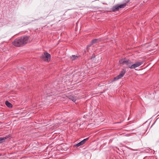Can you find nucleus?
Segmentation results:
<instances>
[{
  "instance_id": "f257e3e1",
  "label": "nucleus",
  "mask_w": 159,
  "mask_h": 159,
  "mask_svg": "<svg viewBox=\"0 0 159 159\" xmlns=\"http://www.w3.org/2000/svg\"><path fill=\"white\" fill-rule=\"evenodd\" d=\"M30 41L29 37L24 36L16 39L13 42V44L16 47H20L27 43Z\"/></svg>"
},
{
  "instance_id": "f03ea898",
  "label": "nucleus",
  "mask_w": 159,
  "mask_h": 159,
  "mask_svg": "<svg viewBox=\"0 0 159 159\" xmlns=\"http://www.w3.org/2000/svg\"><path fill=\"white\" fill-rule=\"evenodd\" d=\"M119 62L121 64L128 65L129 68V66L132 64V62L130 60L125 58L120 60L119 61Z\"/></svg>"
},
{
  "instance_id": "7ed1b4c3",
  "label": "nucleus",
  "mask_w": 159,
  "mask_h": 159,
  "mask_svg": "<svg viewBox=\"0 0 159 159\" xmlns=\"http://www.w3.org/2000/svg\"><path fill=\"white\" fill-rule=\"evenodd\" d=\"M41 57L45 61L49 62L51 59V55L48 52H44Z\"/></svg>"
},
{
  "instance_id": "20e7f679",
  "label": "nucleus",
  "mask_w": 159,
  "mask_h": 159,
  "mask_svg": "<svg viewBox=\"0 0 159 159\" xmlns=\"http://www.w3.org/2000/svg\"><path fill=\"white\" fill-rule=\"evenodd\" d=\"M143 63V61H137L133 64L129 66V68L131 69H135V68L139 66Z\"/></svg>"
},
{
  "instance_id": "39448f33",
  "label": "nucleus",
  "mask_w": 159,
  "mask_h": 159,
  "mask_svg": "<svg viewBox=\"0 0 159 159\" xmlns=\"http://www.w3.org/2000/svg\"><path fill=\"white\" fill-rule=\"evenodd\" d=\"M126 3H124L123 4H121L120 5H116L115 6L113 7L112 9V11H118L120 8H124L126 6Z\"/></svg>"
},
{
  "instance_id": "423d86ee",
  "label": "nucleus",
  "mask_w": 159,
  "mask_h": 159,
  "mask_svg": "<svg viewBox=\"0 0 159 159\" xmlns=\"http://www.w3.org/2000/svg\"><path fill=\"white\" fill-rule=\"evenodd\" d=\"M126 72V70L125 69H122V71H121L120 73L116 77L114 78V80H118L119 79L121 78L123 76Z\"/></svg>"
},
{
  "instance_id": "0eeeda50",
  "label": "nucleus",
  "mask_w": 159,
  "mask_h": 159,
  "mask_svg": "<svg viewBox=\"0 0 159 159\" xmlns=\"http://www.w3.org/2000/svg\"><path fill=\"white\" fill-rule=\"evenodd\" d=\"M65 120V119L64 118L62 119L61 118H61H59L55 119V122L57 124H60L64 122Z\"/></svg>"
},
{
  "instance_id": "6e6552de",
  "label": "nucleus",
  "mask_w": 159,
  "mask_h": 159,
  "mask_svg": "<svg viewBox=\"0 0 159 159\" xmlns=\"http://www.w3.org/2000/svg\"><path fill=\"white\" fill-rule=\"evenodd\" d=\"M88 139V138L85 139L81 141L78 143L76 144L75 146L77 147H78L80 146L83 145L86 142V141H87Z\"/></svg>"
},
{
  "instance_id": "1a4fd4ad",
  "label": "nucleus",
  "mask_w": 159,
  "mask_h": 159,
  "mask_svg": "<svg viewBox=\"0 0 159 159\" xmlns=\"http://www.w3.org/2000/svg\"><path fill=\"white\" fill-rule=\"evenodd\" d=\"M80 57L79 56H75V55H72L70 57V58L71 60L72 61L75 60L77 59L78 58H79Z\"/></svg>"
},
{
  "instance_id": "9d476101",
  "label": "nucleus",
  "mask_w": 159,
  "mask_h": 159,
  "mask_svg": "<svg viewBox=\"0 0 159 159\" xmlns=\"http://www.w3.org/2000/svg\"><path fill=\"white\" fill-rule=\"evenodd\" d=\"M10 135H8V136H7L6 137H0V143H1L3 142V141L6 139H7L8 138L10 137Z\"/></svg>"
},
{
  "instance_id": "9b49d317",
  "label": "nucleus",
  "mask_w": 159,
  "mask_h": 159,
  "mask_svg": "<svg viewBox=\"0 0 159 159\" xmlns=\"http://www.w3.org/2000/svg\"><path fill=\"white\" fill-rule=\"evenodd\" d=\"M68 98H69V99L71 100L74 102H75L76 101V98L75 97L73 96L70 95L69 96Z\"/></svg>"
},
{
  "instance_id": "f8f14e48",
  "label": "nucleus",
  "mask_w": 159,
  "mask_h": 159,
  "mask_svg": "<svg viewBox=\"0 0 159 159\" xmlns=\"http://www.w3.org/2000/svg\"><path fill=\"white\" fill-rule=\"evenodd\" d=\"M5 104L8 107H12V104L7 101H6Z\"/></svg>"
},
{
  "instance_id": "ddd939ff",
  "label": "nucleus",
  "mask_w": 159,
  "mask_h": 159,
  "mask_svg": "<svg viewBox=\"0 0 159 159\" xmlns=\"http://www.w3.org/2000/svg\"><path fill=\"white\" fill-rule=\"evenodd\" d=\"M99 42V40L98 39H95L93 40H92L91 42V43H92V44H93L96 43H98Z\"/></svg>"
},
{
  "instance_id": "4468645a",
  "label": "nucleus",
  "mask_w": 159,
  "mask_h": 159,
  "mask_svg": "<svg viewBox=\"0 0 159 159\" xmlns=\"http://www.w3.org/2000/svg\"><path fill=\"white\" fill-rule=\"evenodd\" d=\"M93 44H92V43H91L90 44H89V45H88V46H87V48H89V47H90V46H91Z\"/></svg>"
},
{
  "instance_id": "2eb2a0df",
  "label": "nucleus",
  "mask_w": 159,
  "mask_h": 159,
  "mask_svg": "<svg viewBox=\"0 0 159 159\" xmlns=\"http://www.w3.org/2000/svg\"><path fill=\"white\" fill-rule=\"evenodd\" d=\"M2 155L1 154H0V156H1Z\"/></svg>"
}]
</instances>
